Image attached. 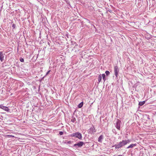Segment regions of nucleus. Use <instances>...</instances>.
<instances>
[{"instance_id":"nucleus-19","label":"nucleus","mask_w":156,"mask_h":156,"mask_svg":"<svg viewBox=\"0 0 156 156\" xmlns=\"http://www.w3.org/2000/svg\"><path fill=\"white\" fill-rule=\"evenodd\" d=\"M20 60L21 62H24V59L22 58H20Z\"/></svg>"},{"instance_id":"nucleus-5","label":"nucleus","mask_w":156,"mask_h":156,"mask_svg":"<svg viewBox=\"0 0 156 156\" xmlns=\"http://www.w3.org/2000/svg\"><path fill=\"white\" fill-rule=\"evenodd\" d=\"M88 130L89 133L90 134L96 132L95 129L94 127H91Z\"/></svg>"},{"instance_id":"nucleus-1","label":"nucleus","mask_w":156,"mask_h":156,"mask_svg":"<svg viewBox=\"0 0 156 156\" xmlns=\"http://www.w3.org/2000/svg\"><path fill=\"white\" fill-rule=\"evenodd\" d=\"M71 136L75 137L80 139L82 138V136L81 134L78 132L73 133L71 135Z\"/></svg>"},{"instance_id":"nucleus-21","label":"nucleus","mask_w":156,"mask_h":156,"mask_svg":"<svg viewBox=\"0 0 156 156\" xmlns=\"http://www.w3.org/2000/svg\"><path fill=\"white\" fill-rule=\"evenodd\" d=\"M12 27H13L14 28H15V24H12Z\"/></svg>"},{"instance_id":"nucleus-12","label":"nucleus","mask_w":156,"mask_h":156,"mask_svg":"<svg viewBox=\"0 0 156 156\" xmlns=\"http://www.w3.org/2000/svg\"><path fill=\"white\" fill-rule=\"evenodd\" d=\"M145 103V101H140L139 103V105L140 106H142L143 105H144Z\"/></svg>"},{"instance_id":"nucleus-15","label":"nucleus","mask_w":156,"mask_h":156,"mask_svg":"<svg viewBox=\"0 0 156 156\" xmlns=\"http://www.w3.org/2000/svg\"><path fill=\"white\" fill-rule=\"evenodd\" d=\"M102 77L103 80H104V81H105L106 80L105 79V74H102Z\"/></svg>"},{"instance_id":"nucleus-20","label":"nucleus","mask_w":156,"mask_h":156,"mask_svg":"<svg viewBox=\"0 0 156 156\" xmlns=\"http://www.w3.org/2000/svg\"><path fill=\"white\" fill-rule=\"evenodd\" d=\"M63 134V133L61 131L59 132V134L60 135H62Z\"/></svg>"},{"instance_id":"nucleus-3","label":"nucleus","mask_w":156,"mask_h":156,"mask_svg":"<svg viewBox=\"0 0 156 156\" xmlns=\"http://www.w3.org/2000/svg\"><path fill=\"white\" fill-rule=\"evenodd\" d=\"M130 142V140H122L121 142L122 144V146L126 145L127 144L129 143Z\"/></svg>"},{"instance_id":"nucleus-2","label":"nucleus","mask_w":156,"mask_h":156,"mask_svg":"<svg viewBox=\"0 0 156 156\" xmlns=\"http://www.w3.org/2000/svg\"><path fill=\"white\" fill-rule=\"evenodd\" d=\"M114 70L115 73V75L116 77H117L118 75V72L119 70L118 67L117 66H115L114 67Z\"/></svg>"},{"instance_id":"nucleus-17","label":"nucleus","mask_w":156,"mask_h":156,"mask_svg":"<svg viewBox=\"0 0 156 156\" xmlns=\"http://www.w3.org/2000/svg\"><path fill=\"white\" fill-rule=\"evenodd\" d=\"M105 73L107 76H108L110 74V72L108 71H106Z\"/></svg>"},{"instance_id":"nucleus-9","label":"nucleus","mask_w":156,"mask_h":156,"mask_svg":"<svg viewBox=\"0 0 156 156\" xmlns=\"http://www.w3.org/2000/svg\"><path fill=\"white\" fill-rule=\"evenodd\" d=\"M103 139V136L102 135L100 136L98 138V141L100 142H102V140Z\"/></svg>"},{"instance_id":"nucleus-11","label":"nucleus","mask_w":156,"mask_h":156,"mask_svg":"<svg viewBox=\"0 0 156 156\" xmlns=\"http://www.w3.org/2000/svg\"><path fill=\"white\" fill-rule=\"evenodd\" d=\"M136 145V144H132L130 145L128 147H127V148L128 149V148H132L133 147L135 146Z\"/></svg>"},{"instance_id":"nucleus-22","label":"nucleus","mask_w":156,"mask_h":156,"mask_svg":"<svg viewBox=\"0 0 156 156\" xmlns=\"http://www.w3.org/2000/svg\"><path fill=\"white\" fill-rule=\"evenodd\" d=\"M71 142L70 141H69L67 142V144H71Z\"/></svg>"},{"instance_id":"nucleus-16","label":"nucleus","mask_w":156,"mask_h":156,"mask_svg":"<svg viewBox=\"0 0 156 156\" xmlns=\"http://www.w3.org/2000/svg\"><path fill=\"white\" fill-rule=\"evenodd\" d=\"M6 136H7L9 138H10L11 137H14V136L11 135H7Z\"/></svg>"},{"instance_id":"nucleus-7","label":"nucleus","mask_w":156,"mask_h":156,"mask_svg":"<svg viewBox=\"0 0 156 156\" xmlns=\"http://www.w3.org/2000/svg\"><path fill=\"white\" fill-rule=\"evenodd\" d=\"M114 146L115 147V148L117 149L122 147V144L120 142L118 144L115 145Z\"/></svg>"},{"instance_id":"nucleus-10","label":"nucleus","mask_w":156,"mask_h":156,"mask_svg":"<svg viewBox=\"0 0 156 156\" xmlns=\"http://www.w3.org/2000/svg\"><path fill=\"white\" fill-rule=\"evenodd\" d=\"M0 60L1 61H2L3 60L4 56L2 54V52H0Z\"/></svg>"},{"instance_id":"nucleus-8","label":"nucleus","mask_w":156,"mask_h":156,"mask_svg":"<svg viewBox=\"0 0 156 156\" xmlns=\"http://www.w3.org/2000/svg\"><path fill=\"white\" fill-rule=\"evenodd\" d=\"M84 144V143L82 141H80L76 144H74V146H78L79 147L82 146Z\"/></svg>"},{"instance_id":"nucleus-13","label":"nucleus","mask_w":156,"mask_h":156,"mask_svg":"<svg viewBox=\"0 0 156 156\" xmlns=\"http://www.w3.org/2000/svg\"><path fill=\"white\" fill-rule=\"evenodd\" d=\"M83 105V102H82L80 103L78 105V107L79 108H81Z\"/></svg>"},{"instance_id":"nucleus-14","label":"nucleus","mask_w":156,"mask_h":156,"mask_svg":"<svg viewBox=\"0 0 156 156\" xmlns=\"http://www.w3.org/2000/svg\"><path fill=\"white\" fill-rule=\"evenodd\" d=\"M102 76L101 75H100L99 76L98 81L99 82H100L101 80Z\"/></svg>"},{"instance_id":"nucleus-4","label":"nucleus","mask_w":156,"mask_h":156,"mask_svg":"<svg viewBox=\"0 0 156 156\" xmlns=\"http://www.w3.org/2000/svg\"><path fill=\"white\" fill-rule=\"evenodd\" d=\"M0 108L6 111L7 112H9V108L7 107L4 106H3L2 105H0Z\"/></svg>"},{"instance_id":"nucleus-6","label":"nucleus","mask_w":156,"mask_h":156,"mask_svg":"<svg viewBox=\"0 0 156 156\" xmlns=\"http://www.w3.org/2000/svg\"><path fill=\"white\" fill-rule=\"evenodd\" d=\"M120 121L119 119H118L116 123V127L119 130L120 129Z\"/></svg>"},{"instance_id":"nucleus-23","label":"nucleus","mask_w":156,"mask_h":156,"mask_svg":"<svg viewBox=\"0 0 156 156\" xmlns=\"http://www.w3.org/2000/svg\"><path fill=\"white\" fill-rule=\"evenodd\" d=\"M50 70L48 71V72L47 73V74H48V73H49L50 72Z\"/></svg>"},{"instance_id":"nucleus-18","label":"nucleus","mask_w":156,"mask_h":156,"mask_svg":"<svg viewBox=\"0 0 156 156\" xmlns=\"http://www.w3.org/2000/svg\"><path fill=\"white\" fill-rule=\"evenodd\" d=\"M76 121V119L75 118H73L71 119V121L73 122H75Z\"/></svg>"}]
</instances>
